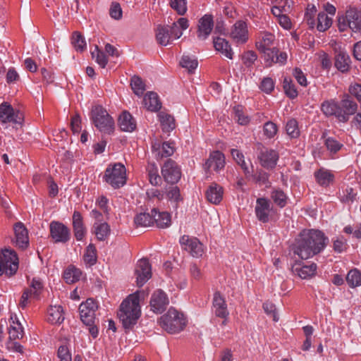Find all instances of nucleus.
I'll list each match as a JSON object with an SVG mask.
<instances>
[{"label":"nucleus","mask_w":361,"mask_h":361,"mask_svg":"<svg viewBox=\"0 0 361 361\" xmlns=\"http://www.w3.org/2000/svg\"><path fill=\"white\" fill-rule=\"evenodd\" d=\"M329 238L319 230L302 231L295 240L292 250L301 259H307L322 252L326 247Z\"/></svg>","instance_id":"f257e3e1"},{"label":"nucleus","mask_w":361,"mask_h":361,"mask_svg":"<svg viewBox=\"0 0 361 361\" xmlns=\"http://www.w3.org/2000/svg\"><path fill=\"white\" fill-rule=\"evenodd\" d=\"M140 298L137 293L130 295L120 307L118 316L125 329H131L140 317Z\"/></svg>","instance_id":"f03ea898"},{"label":"nucleus","mask_w":361,"mask_h":361,"mask_svg":"<svg viewBox=\"0 0 361 361\" xmlns=\"http://www.w3.org/2000/svg\"><path fill=\"white\" fill-rule=\"evenodd\" d=\"M159 322L161 328L170 334L180 331L185 325L183 314L173 308H170L166 314L162 315Z\"/></svg>","instance_id":"7ed1b4c3"},{"label":"nucleus","mask_w":361,"mask_h":361,"mask_svg":"<svg viewBox=\"0 0 361 361\" xmlns=\"http://www.w3.org/2000/svg\"><path fill=\"white\" fill-rule=\"evenodd\" d=\"M91 118L99 131L110 134L114 129V121L107 111L101 106H94L91 112Z\"/></svg>","instance_id":"20e7f679"},{"label":"nucleus","mask_w":361,"mask_h":361,"mask_svg":"<svg viewBox=\"0 0 361 361\" xmlns=\"http://www.w3.org/2000/svg\"><path fill=\"white\" fill-rule=\"evenodd\" d=\"M103 179L114 188L123 187L126 183V169L123 164L116 163L109 166Z\"/></svg>","instance_id":"39448f33"},{"label":"nucleus","mask_w":361,"mask_h":361,"mask_svg":"<svg viewBox=\"0 0 361 361\" xmlns=\"http://www.w3.org/2000/svg\"><path fill=\"white\" fill-rule=\"evenodd\" d=\"M18 268V258L16 252L5 248L0 252V276L4 274L13 276Z\"/></svg>","instance_id":"423d86ee"},{"label":"nucleus","mask_w":361,"mask_h":361,"mask_svg":"<svg viewBox=\"0 0 361 361\" xmlns=\"http://www.w3.org/2000/svg\"><path fill=\"white\" fill-rule=\"evenodd\" d=\"M338 26L341 31L345 30L347 27L350 28L354 32L360 30L361 9H358L357 8H350L346 11L345 16L338 18Z\"/></svg>","instance_id":"0eeeda50"},{"label":"nucleus","mask_w":361,"mask_h":361,"mask_svg":"<svg viewBox=\"0 0 361 361\" xmlns=\"http://www.w3.org/2000/svg\"><path fill=\"white\" fill-rule=\"evenodd\" d=\"M255 212L257 219L262 223L276 220V209L271 205L270 201L265 197L257 199Z\"/></svg>","instance_id":"6e6552de"},{"label":"nucleus","mask_w":361,"mask_h":361,"mask_svg":"<svg viewBox=\"0 0 361 361\" xmlns=\"http://www.w3.org/2000/svg\"><path fill=\"white\" fill-rule=\"evenodd\" d=\"M357 110V104L349 94H345L338 103L336 118L340 122L345 123L349 120L350 116L356 113Z\"/></svg>","instance_id":"1a4fd4ad"},{"label":"nucleus","mask_w":361,"mask_h":361,"mask_svg":"<svg viewBox=\"0 0 361 361\" xmlns=\"http://www.w3.org/2000/svg\"><path fill=\"white\" fill-rule=\"evenodd\" d=\"M179 243L194 257H200L204 254V245L197 238L184 235L180 238Z\"/></svg>","instance_id":"9d476101"},{"label":"nucleus","mask_w":361,"mask_h":361,"mask_svg":"<svg viewBox=\"0 0 361 361\" xmlns=\"http://www.w3.org/2000/svg\"><path fill=\"white\" fill-rule=\"evenodd\" d=\"M97 304L92 298H88L79 306L80 319L84 324H90L95 320V312Z\"/></svg>","instance_id":"9b49d317"},{"label":"nucleus","mask_w":361,"mask_h":361,"mask_svg":"<svg viewBox=\"0 0 361 361\" xmlns=\"http://www.w3.org/2000/svg\"><path fill=\"white\" fill-rule=\"evenodd\" d=\"M23 115L19 111H15L8 102L0 104V122L2 123H13L20 124Z\"/></svg>","instance_id":"f8f14e48"},{"label":"nucleus","mask_w":361,"mask_h":361,"mask_svg":"<svg viewBox=\"0 0 361 361\" xmlns=\"http://www.w3.org/2000/svg\"><path fill=\"white\" fill-rule=\"evenodd\" d=\"M161 175L166 182L174 184L180 179V169L174 161L168 159L161 167Z\"/></svg>","instance_id":"ddd939ff"},{"label":"nucleus","mask_w":361,"mask_h":361,"mask_svg":"<svg viewBox=\"0 0 361 361\" xmlns=\"http://www.w3.org/2000/svg\"><path fill=\"white\" fill-rule=\"evenodd\" d=\"M50 235L54 243H67L71 238L70 229L63 224L52 221L49 225Z\"/></svg>","instance_id":"4468645a"},{"label":"nucleus","mask_w":361,"mask_h":361,"mask_svg":"<svg viewBox=\"0 0 361 361\" xmlns=\"http://www.w3.org/2000/svg\"><path fill=\"white\" fill-rule=\"evenodd\" d=\"M169 304L167 295L161 289L155 290L150 299L151 310L157 314L162 313Z\"/></svg>","instance_id":"2eb2a0df"},{"label":"nucleus","mask_w":361,"mask_h":361,"mask_svg":"<svg viewBox=\"0 0 361 361\" xmlns=\"http://www.w3.org/2000/svg\"><path fill=\"white\" fill-rule=\"evenodd\" d=\"M247 25L244 20H237L231 27L230 36L237 44H245L248 40Z\"/></svg>","instance_id":"dca6fc26"},{"label":"nucleus","mask_w":361,"mask_h":361,"mask_svg":"<svg viewBox=\"0 0 361 361\" xmlns=\"http://www.w3.org/2000/svg\"><path fill=\"white\" fill-rule=\"evenodd\" d=\"M135 274L139 287H142L152 277L151 265L147 259H142L137 262Z\"/></svg>","instance_id":"f3484780"},{"label":"nucleus","mask_w":361,"mask_h":361,"mask_svg":"<svg viewBox=\"0 0 361 361\" xmlns=\"http://www.w3.org/2000/svg\"><path fill=\"white\" fill-rule=\"evenodd\" d=\"M225 166V157L220 151H214L210 153L209 158L207 159L204 168L205 171H209L214 170L219 171Z\"/></svg>","instance_id":"a211bd4d"},{"label":"nucleus","mask_w":361,"mask_h":361,"mask_svg":"<svg viewBox=\"0 0 361 361\" xmlns=\"http://www.w3.org/2000/svg\"><path fill=\"white\" fill-rule=\"evenodd\" d=\"M15 233L14 243L16 247L21 250L26 249L29 245L28 231L24 224L18 222L13 227Z\"/></svg>","instance_id":"6ab92c4d"},{"label":"nucleus","mask_w":361,"mask_h":361,"mask_svg":"<svg viewBox=\"0 0 361 361\" xmlns=\"http://www.w3.org/2000/svg\"><path fill=\"white\" fill-rule=\"evenodd\" d=\"M258 159L262 166L268 169H273L277 164L279 154L274 149L264 148L258 155Z\"/></svg>","instance_id":"aec40b11"},{"label":"nucleus","mask_w":361,"mask_h":361,"mask_svg":"<svg viewBox=\"0 0 361 361\" xmlns=\"http://www.w3.org/2000/svg\"><path fill=\"white\" fill-rule=\"evenodd\" d=\"M213 27V16L205 14L199 20L197 38L200 40H205L210 35Z\"/></svg>","instance_id":"412c9836"},{"label":"nucleus","mask_w":361,"mask_h":361,"mask_svg":"<svg viewBox=\"0 0 361 361\" xmlns=\"http://www.w3.org/2000/svg\"><path fill=\"white\" fill-rule=\"evenodd\" d=\"M213 311L216 317L220 318L228 317L229 312L227 309V304L224 297L219 292H216L213 298Z\"/></svg>","instance_id":"4be33fe9"},{"label":"nucleus","mask_w":361,"mask_h":361,"mask_svg":"<svg viewBox=\"0 0 361 361\" xmlns=\"http://www.w3.org/2000/svg\"><path fill=\"white\" fill-rule=\"evenodd\" d=\"M317 267L315 263L302 266L300 264H295L293 266L292 271L302 279H307L315 274Z\"/></svg>","instance_id":"5701e85b"},{"label":"nucleus","mask_w":361,"mask_h":361,"mask_svg":"<svg viewBox=\"0 0 361 361\" xmlns=\"http://www.w3.org/2000/svg\"><path fill=\"white\" fill-rule=\"evenodd\" d=\"M223 194V188L217 183H213L207 188L205 195L207 200L209 202L214 204H218L222 200Z\"/></svg>","instance_id":"b1692460"},{"label":"nucleus","mask_w":361,"mask_h":361,"mask_svg":"<svg viewBox=\"0 0 361 361\" xmlns=\"http://www.w3.org/2000/svg\"><path fill=\"white\" fill-rule=\"evenodd\" d=\"M73 228L76 240H82L86 234V228L83 224L82 215L78 211H75L73 214Z\"/></svg>","instance_id":"393cba45"},{"label":"nucleus","mask_w":361,"mask_h":361,"mask_svg":"<svg viewBox=\"0 0 361 361\" xmlns=\"http://www.w3.org/2000/svg\"><path fill=\"white\" fill-rule=\"evenodd\" d=\"M156 39L159 44L167 46L174 39L169 30V26L159 25L156 30Z\"/></svg>","instance_id":"a878e982"},{"label":"nucleus","mask_w":361,"mask_h":361,"mask_svg":"<svg viewBox=\"0 0 361 361\" xmlns=\"http://www.w3.org/2000/svg\"><path fill=\"white\" fill-rule=\"evenodd\" d=\"M118 126L122 131L133 132L136 128V122L131 114L123 111L118 117Z\"/></svg>","instance_id":"bb28decb"},{"label":"nucleus","mask_w":361,"mask_h":361,"mask_svg":"<svg viewBox=\"0 0 361 361\" xmlns=\"http://www.w3.org/2000/svg\"><path fill=\"white\" fill-rule=\"evenodd\" d=\"M152 150L156 152L157 158L168 157L174 152V146L173 142H164L161 146L159 143H154L152 146Z\"/></svg>","instance_id":"cd10ccee"},{"label":"nucleus","mask_w":361,"mask_h":361,"mask_svg":"<svg viewBox=\"0 0 361 361\" xmlns=\"http://www.w3.org/2000/svg\"><path fill=\"white\" fill-rule=\"evenodd\" d=\"M334 65L335 67L342 73L348 71L350 66V58L349 55L343 51L336 52Z\"/></svg>","instance_id":"c85d7f7f"},{"label":"nucleus","mask_w":361,"mask_h":361,"mask_svg":"<svg viewBox=\"0 0 361 361\" xmlns=\"http://www.w3.org/2000/svg\"><path fill=\"white\" fill-rule=\"evenodd\" d=\"M63 320L62 307L61 305L50 306L47 310V321L52 324H60Z\"/></svg>","instance_id":"c756f323"},{"label":"nucleus","mask_w":361,"mask_h":361,"mask_svg":"<svg viewBox=\"0 0 361 361\" xmlns=\"http://www.w3.org/2000/svg\"><path fill=\"white\" fill-rule=\"evenodd\" d=\"M275 40V36L268 32H260L256 41V47L258 51L271 48Z\"/></svg>","instance_id":"7c9ffc66"},{"label":"nucleus","mask_w":361,"mask_h":361,"mask_svg":"<svg viewBox=\"0 0 361 361\" xmlns=\"http://www.w3.org/2000/svg\"><path fill=\"white\" fill-rule=\"evenodd\" d=\"M166 194L168 200L173 204V207L178 209L183 199L180 195V189L176 185H171L166 189Z\"/></svg>","instance_id":"2f4dec72"},{"label":"nucleus","mask_w":361,"mask_h":361,"mask_svg":"<svg viewBox=\"0 0 361 361\" xmlns=\"http://www.w3.org/2000/svg\"><path fill=\"white\" fill-rule=\"evenodd\" d=\"M154 222L161 228H168L171 225V215L166 212H159L156 209L152 210Z\"/></svg>","instance_id":"473e14b6"},{"label":"nucleus","mask_w":361,"mask_h":361,"mask_svg":"<svg viewBox=\"0 0 361 361\" xmlns=\"http://www.w3.org/2000/svg\"><path fill=\"white\" fill-rule=\"evenodd\" d=\"M214 47L215 49L220 51L228 59H233V51L228 42L224 38L216 37L214 39Z\"/></svg>","instance_id":"72a5a7b5"},{"label":"nucleus","mask_w":361,"mask_h":361,"mask_svg":"<svg viewBox=\"0 0 361 361\" xmlns=\"http://www.w3.org/2000/svg\"><path fill=\"white\" fill-rule=\"evenodd\" d=\"M189 26L188 20L185 18H180L177 22L169 26V30L173 39L180 38L183 35V30H186Z\"/></svg>","instance_id":"f704fd0d"},{"label":"nucleus","mask_w":361,"mask_h":361,"mask_svg":"<svg viewBox=\"0 0 361 361\" xmlns=\"http://www.w3.org/2000/svg\"><path fill=\"white\" fill-rule=\"evenodd\" d=\"M158 117L164 132L169 133L175 129L176 123L173 116L164 111H160L158 114Z\"/></svg>","instance_id":"c9c22d12"},{"label":"nucleus","mask_w":361,"mask_h":361,"mask_svg":"<svg viewBox=\"0 0 361 361\" xmlns=\"http://www.w3.org/2000/svg\"><path fill=\"white\" fill-rule=\"evenodd\" d=\"M270 197L273 202L280 208L285 207L288 200L287 195L279 188L272 189L270 192Z\"/></svg>","instance_id":"e433bc0d"},{"label":"nucleus","mask_w":361,"mask_h":361,"mask_svg":"<svg viewBox=\"0 0 361 361\" xmlns=\"http://www.w3.org/2000/svg\"><path fill=\"white\" fill-rule=\"evenodd\" d=\"M144 102L147 109L151 111H157L161 107L159 96L154 92H150L145 96Z\"/></svg>","instance_id":"4c0bfd02"},{"label":"nucleus","mask_w":361,"mask_h":361,"mask_svg":"<svg viewBox=\"0 0 361 361\" xmlns=\"http://www.w3.org/2000/svg\"><path fill=\"white\" fill-rule=\"evenodd\" d=\"M321 111L327 117L336 118L338 111V103L335 99H326L321 104Z\"/></svg>","instance_id":"58836bf2"},{"label":"nucleus","mask_w":361,"mask_h":361,"mask_svg":"<svg viewBox=\"0 0 361 361\" xmlns=\"http://www.w3.org/2000/svg\"><path fill=\"white\" fill-rule=\"evenodd\" d=\"M82 271L74 266H68L63 272V279L67 283L71 284L80 280Z\"/></svg>","instance_id":"ea45409f"},{"label":"nucleus","mask_w":361,"mask_h":361,"mask_svg":"<svg viewBox=\"0 0 361 361\" xmlns=\"http://www.w3.org/2000/svg\"><path fill=\"white\" fill-rule=\"evenodd\" d=\"M293 1L291 0H276V5L271 8V13L278 18L283 13L289 12Z\"/></svg>","instance_id":"a19ab883"},{"label":"nucleus","mask_w":361,"mask_h":361,"mask_svg":"<svg viewBox=\"0 0 361 361\" xmlns=\"http://www.w3.org/2000/svg\"><path fill=\"white\" fill-rule=\"evenodd\" d=\"M94 233L99 240H105L110 234V226L106 222H95Z\"/></svg>","instance_id":"79ce46f5"},{"label":"nucleus","mask_w":361,"mask_h":361,"mask_svg":"<svg viewBox=\"0 0 361 361\" xmlns=\"http://www.w3.org/2000/svg\"><path fill=\"white\" fill-rule=\"evenodd\" d=\"M149 183L154 186L159 185L161 183V178L159 175L158 168L155 164H149L147 167Z\"/></svg>","instance_id":"37998d69"},{"label":"nucleus","mask_w":361,"mask_h":361,"mask_svg":"<svg viewBox=\"0 0 361 361\" xmlns=\"http://www.w3.org/2000/svg\"><path fill=\"white\" fill-rule=\"evenodd\" d=\"M314 176L318 183L323 186L329 185L334 180V175L327 170L319 169Z\"/></svg>","instance_id":"c03bdc74"},{"label":"nucleus","mask_w":361,"mask_h":361,"mask_svg":"<svg viewBox=\"0 0 361 361\" xmlns=\"http://www.w3.org/2000/svg\"><path fill=\"white\" fill-rule=\"evenodd\" d=\"M137 226H149L154 223L153 215L146 212L137 214L134 218Z\"/></svg>","instance_id":"a18cd8bd"},{"label":"nucleus","mask_w":361,"mask_h":361,"mask_svg":"<svg viewBox=\"0 0 361 361\" xmlns=\"http://www.w3.org/2000/svg\"><path fill=\"white\" fill-rule=\"evenodd\" d=\"M9 338L11 340L21 339L24 336L23 328L21 324L18 322H13V324L10 325L9 331Z\"/></svg>","instance_id":"49530a36"},{"label":"nucleus","mask_w":361,"mask_h":361,"mask_svg":"<svg viewBox=\"0 0 361 361\" xmlns=\"http://www.w3.org/2000/svg\"><path fill=\"white\" fill-rule=\"evenodd\" d=\"M332 24L331 18L329 17L324 12H321L317 16V28L320 32H324L329 29Z\"/></svg>","instance_id":"de8ad7c7"},{"label":"nucleus","mask_w":361,"mask_h":361,"mask_svg":"<svg viewBox=\"0 0 361 361\" xmlns=\"http://www.w3.org/2000/svg\"><path fill=\"white\" fill-rule=\"evenodd\" d=\"M346 281L351 288L361 286V272L357 269L350 270L347 274Z\"/></svg>","instance_id":"09e8293b"},{"label":"nucleus","mask_w":361,"mask_h":361,"mask_svg":"<svg viewBox=\"0 0 361 361\" xmlns=\"http://www.w3.org/2000/svg\"><path fill=\"white\" fill-rule=\"evenodd\" d=\"M71 43L75 49L78 51L82 52L86 49L87 44L85 38L78 32H74L73 33Z\"/></svg>","instance_id":"8fccbe9b"},{"label":"nucleus","mask_w":361,"mask_h":361,"mask_svg":"<svg viewBox=\"0 0 361 361\" xmlns=\"http://www.w3.org/2000/svg\"><path fill=\"white\" fill-rule=\"evenodd\" d=\"M323 137L324 138V145L331 154H336L343 146L342 143L332 137H325L323 136Z\"/></svg>","instance_id":"3c124183"},{"label":"nucleus","mask_w":361,"mask_h":361,"mask_svg":"<svg viewBox=\"0 0 361 361\" xmlns=\"http://www.w3.org/2000/svg\"><path fill=\"white\" fill-rule=\"evenodd\" d=\"M84 261L90 266L94 265L97 262V250L93 244H90L85 250L83 256Z\"/></svg>","instance_id":"603ef678"},{"label":"nucleus","mask_w":361,"mask_h":361,"mask_svg":"<svg viewBox=\"0 0 361 361\" xmlns=\"http://www.w3.org/2000/svg\"><path fill=\"white\" fill-rule=\"evenodd\" d=\"M259 51L262 54V58L264 59L266 65L267 66H271L274 63L276 54L279 52V49L276 47H271Z\"/></svg>","instance_id":"864d4df0"},{"label":"nucleus","mask_w":361,"mask_h":361,"mask_svg":"<svg viewBox=\"0 0 361 361\" xmlns=\"http://www.w3.org/2000/svg\"><path fill=\"white\" fill-rule=\"evenodd\" d=\"M180 66L187 69L189 73H193L197 67V60L194 57L183 55L180 62Z\"/></svg>","instance_id":"5fc2aeb1"},{"label":"nucleus","mask_w":361,"mask_h":361,"mask_svg":"<svg viewBox=\"0 0 361 361\" xmlns=\"http://www.w3.org/2000/svg\"><path fill=\"white\" fill-rule=\"evenodd\" d=\"M130 85L134 93L138 96L143 94L145 90V85L142 79L138 76H133L131 78Z\"/></svg>","instance_id":"6e6d98bb"},{"label":"nucleus","mask_w":361,"mask_h":361,"mask_svg":"<svg viewBox=\"0 0 361 361\" xmlns=\"http://www.w3.org/2000/svg\"><path fill=\"white\" fill-rule=\"evenodd\" d=\"M286 130L291 138L298 137L300 135L298 121L294 118L288 120L286 126Z\"/></svg>","instance_id":"4d7b16f0"},{"label":"nucleus","mask_w":361,"mask_h":361,"mask_svg":"<svg viewBox=\"0 0 361 361\" xmlns=\"http://www.w3.org/2000/svg\"><path fill=\"white\" fill-rule=\"evenodd\" d=\"M32 294V297L39 298L43 289V284L39 279L34 278L31 281L29 287L26 288Z\"/></svg>","instance_id":"13d9d810"},{"label":"nucleus","mask_w":361,"mask_h":361,"mask_svg":"<svg viewBox=\"0 0 361 361\" xmlns=\"http://www.w3.org/2000/svg\"><path fill=\"white\" fill-rule=\"evenodd\" d=\"M283 87L286 94L288 97L294 99L298 96V91L291 79L285 78L283 82Z\"/></svg>","instance_id":"bf43d9fd"},{"label":"nucleus","mask_w":361,"mask_h":361,"mask_svg":"<svg viewBox=\"0 0 361 361\" xmlns=\"http://www.w3.org/2000/svg\"><path fill=\"white\" fill-rule=\"evenodd\" d=\"M189 274L192 281H199L204 277V273L196 263H191L189 267Z\"/></svg>","instance_id":"052dcab7"},{"label":"nucleus","mask_w":361,"mask_h":361,"mask_svg":"<svg viewBox=\"0 0 361 361\" xmlns=\"http://www.w3.org/2000/svg\"><path fill=\"white\" fill-rule=\"evenodd\" d=\"M38 299V298L32 297V294L30 290L25 288L19 300L18 306L22 309H25L30 304L32 300Z\"/></svg>","instance_id":"680f3d73"},{"label":"nucleus","mask_w":361,"mask_h":361,"mask_svg":"<svg viewBox=\"0 0 361 361\" xmlns=\"http://www.w3.org/2000/svg\"><path fill=\"white\" fill-rule=\"evenodd\" d=\"M264 135L267 138H273L277 133L278 128L277 126L271 122L268 121L264 123V128H263Z\"/></svg>","instance_id":"e2e57ef3"},{"label":"nucleus","mask_w":361,"mask_h":361,"mask_svg":"<svg viewBox=\"0 0 361 361\" xmlns=\"http://www.w3.org/2000/svg\"><path fill=\"white\" fill-rule=\"evenodd\" d=\"M170 6L179 15H184L187 11L186 0H171Z\"/></svg>","instance_id":"0e129e2a"},{"label":"nucleus","mask_w":361,"mask_h":361,"mask_svg":"<svg viewBox=\"0 0 361 361\" xmlns=\"http://www.w3.org/2000/svg\"><path fill=\"white\" fill-rule=\"evenodd\" d=\"M92 55L93 58L96 59V62L102 68H105L108 63V59L106 54L103 51L99 50L98 47H96L95 51L92 52Z\"/></svg>","instance_id":"69168bd1"},{"label":"nucleus","mask_w":361,"mask_h":361,"mask_svg":"<svg viewBox=\"0 0 361 361\" xmlns=\"http://www.w3.org/2000/svg\"><path fill=\"white\" fill-rule=\"evenodd\" d=\"M357 196V192L350 187H347L345 190H343V195L341 200L346 203L353 202Z\"/></svg>","instance_id":"338daca9"},{"label":"nucleus","mask_w":361,"mask_h":361,"mask_svg":"<svg viewBox=\"0 0 361 361\" xmlns=\"http://www.w3.org/2000/svg\"><path fill=\"white\" fill-rule=\"evenodd\" d=\"M235 118L237 120L240 125L245 126L250 122V118L247 116L243 114L241 106L234 108Z\"/></svg>","instance_id":"774afa93"}]
</instances>
